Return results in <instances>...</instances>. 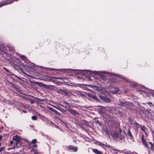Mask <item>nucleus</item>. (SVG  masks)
<instances>
[{"instance_id": "f257e3e1", "label": "nucleus", "mask_w": 154, "mask_h": 154, "mask_svg": "<svg viewBox=\"0 0 154 154\" xmlns=\"http://www.w3.org/2000/svg\"><path fill=\"white\" fill-rule=\"evenodd\" d=\"M117 105L126 107L129 109L132 107L133 104L131 102L126 101L125 100L119 99Z\"/></svg>"}, {"instance_id": "f03ea898", "label": "nucleus", "mask_w": 154, "mask_h": 154, "mask_svg": "<svg viewBox=\"0 0 154 154\" xmlns=\"http://www.w3.org/2000/svg\"><path fill=\"white\" fill-rule=\"evenodd\" d=\"M144 136L143 135H142L141 136V140L142 141V142L143 143V144L144 145L145 147H146L148 149H151V150H152V151H153L154 150V146L153 143L150 142H148V143L151 146H150V147H149L148 145V143H147V142L146 141L145 139L144 138Z\"/></svg>"}, {"instance_id": "7ed1b4c3", "label": "nucleus", "mask_w": 154, "mask_h": 154, "mask_svg": "<svg viewBox=\"0 0 154 154\" xmlns=\"http://www.w3.org/2000/svg\"><path fill=\"white\" fill-rule=\"evenodd\" d=\"M0 51L5 54H8V50L5 45L3 43L0 44Z\"/></svg>"}, {"instance_id": "20e7f679", "label": "nucleus", "mask_w": 154, "mask_h": 154, "mask_svg": "<svg viewBox=\"0 0 154 154\" xmlns=\"http://www.w3.org/2000/svg\"><path fill=\"white\" fill-rule=\"evenodd\" d=\"M57 91L58 93L65 95H67L70 94L69 91L67 90L59 89L57 90Z\"/></svg>"}, {"instance_id": "39448f33", "label": "nucleus", "mask_w": 154, "mask_h": 154, "mask_svg": "<svg viewBox=\"0 0 154 154\" xmlns=\"http://www.w3.org/2000/svg\"><path fill=\"white\" fill-rule=\"evenodd\" d=\"M13 2V0H6L0 3V7L7 5L8 4H11Z\"/></svg>"}, {"instance_id": "423d86ee", "label": "nucleus", "mask_w": 154, "mask_h": 154, "mask_svg": "<svg viewBox=\"0 0 154 154\" xmlns=\"http://www.w3.org/2000/svg\"><path fill=\"white\" fill-rule=\"evenodd\" d=\"M100 98L103 101L106 103H110L111 102V100L109 97L102 95H99Z\"/></svg>"}, {"instance_id": "0eeeda50", "label": "nucleus", "mask_w": 154, "mask_h": 154, "mask_svg": "<svg viewBox=\"0 0 154 154\" xmlns=\"http://www.w3.org/2000/svg\"><path fill=\"white\" fill-rule=\"evenodd\" d=\"M7 47L6 48H8V54H6L7 55L8 54V51H9L10 52H14L15 51V49L14 47H13V46L11 45H8L7 46Z\"/></svg>"}, {"instance_id": "6e6552de", "label": "nucleus", "mask_w": 154, "mask_h": 154, "mask_svg": "<svg viewBox=\"0 0 154 154\" xmlns=\"http://www.w3.org/2000/svg\"><path fill=\"white\" fill-rule=\"evenodd\" d=\"M87 96L90 97H91L93 99L96 100L97 102H98L99 99L97 98L96 96L93 95L92 94L90 93H88L87 94Z\"/></svg>"}, {"instance_id": "1a4fd4ad", "label": "nucleus", "mask_w": 154, "mask_h": 154, "mask_svg": "<svg viewBox=\"0 0 154 154\" xmlns=\"http://www.w3.org/2000/svg\"><path fill=\"white\" fill-rule=\"evenodd\" d=\"M67 149L68 150H73L74 152H76L78 150V148L77 147H75L72 145H69L67 147Z\"/></svg>"}, {"instance_id": "9d476101", "label": "nucleus", "mask_w": 154, "mask_h": 154, "mask_svg": "<svg viewBox=\"0 0 154 154\" xmlns=\"http://www.w3.org/2000/svg\"><path fill=\"white\" fill-rule=\"evenodd\" d=\"M68 111L70 113L74 116L77 115L78 114V112L75 110L72 109L71 108H70V109H68Z\"/></svg>"}, {"instance_id": "9b49d317", "label": "nucleus", "mask_w": 154, "mask_h": 154, "mask_svg": "<svg viewBox=\"0 0 154 154\" xmlns=\"http://www.w3.org/2000/svg\"><path fill=\"white\" fill-rule=\"evenodd\" d=\"M21 140V138L18 140L16 141V142L14 144V145L17 148H18L19 146H21L22 145L20 142Z\"/></svg>"}, {"instance_id": "f8f14e48", "label": "nucleus", "mask_w": 154, "mask_h": 154, "mask_svg": "<svg viewBox=\"0 0 154 154\" xmlns=\"http://www.w3.org/2000/svg\"><path fill=\"white\" fill-rule=\"evenodd\" d=\"M47 107L49 110H50V111L53 112H54L56 114L58 115H60V113L59 112H58L57 111L55 110V109H54L53 108L50 106H48Z\"/></svg>"}, {"instance_id": "ddd939ff", "label": "nucleus", "mask_w": 154, "mask_h": 154, "mask_svg": "<svg viewBox=\"0 0 154 154\" xmlns=\"http://www.w3.org/2000/svg\"><path fill=\"white\" fill-rule=\"evenodd\" d=\"M113 137L114 138H118L119 137V134L118 131H115L113 133Z\"/></svg>"}, {"instance_id": "4468645a", "label": "nucleus", "mask_w": 154, "mask_h": 154, "mask_svg": "<svg viewBox=\"0 0 154 154\" xmlns=\"http://www.w3.org/2000/svg\"><path fill=\"white\" fill-rule=\"evenodd\" d=\"M49 69H50V68H49ZM50 69L52 70H54V71H60L61 72H66L67 71V69H52L50 68Z\"/></svg>"}, {"instance_id": "2eb2a0df", "label": "nucleus", "mask_w": 154, "mask_h": 154, "mask_svg": "<svg viewBox=\"0 0 154 154\" xmlns=\"http://www.w3.org/2000/svg\"><path fill=\"white\" fill-rule=\"evenodd\" d=\"M92 150H93V152L96 154H102V153L101 151H98V150L97 149H93Z\"/></svg>"}, {"instance_id": "dca6fc26", "label": "nucleus", "mask_w": 154, "mask_h": 154, "mask_svg": "<svg viewBox=\"0 0 154 154\" xmlns=\"http://www.w3.org/2000/svg\"><path fill=\"white\" fill-rule=\"evenodd\" d=\"M20 138H21L19 136H18L17 135H16L13 137L12 140H13L16 141Z\"/></svg>"}, {"instance_id": "f3484780", "label": "nucleus", "mask_w": 154, "mask_h": 154, "mask_svg": "<svg viewBox=\"0 0 154 154\" xmlns=\"http://www.w3.org/2000/svg\"><path fill=\"white\" fill-rule=\"evenodd\" d=\"M100 80H101V79L103 80V81H105L106 80L107 78L104 75L101 74L100 75Z\"/></svg>"}, {"instance_id": "a211bd4d", "label": "nucleus", "mask_w": 154, "mask_h": 154, "mask_svg": "<svg viewBox=\"0 0 154 154\" xmlns=\"http://www.w3.org/2000/svg\"><path fill=\"white\" fill-rule=\"evenodd\" d=\"M123 133H120L119 134V138L120 139V140H122L124 137V132L123 131H122Z\"/></svg>"}, {"instance_id": "6ab92c4d", "label": "nucleus", "mask_w": 154, "mask_h": 154, "mask_svg": "<svg viewBox=\"0 0 154 154\" xmlns=\"http://www.w3.org/2000/svg\"><path fill=\"white\" fill-rule=\"evenodd\" d=\"M116 90H112L111 91V93L112 94H116L119 92V88H116Z\"/></svg>"}, {"instance_id": "aec40b11", "label": "nucleus", "mask_w": 154, "mask_h": 154, "mask_svg": "<svg viewBox=\"0 0 154 154\" xmlns=\"http://www.w3.org/2000/svg\"><path fill=\"white\" fill-rule=\"evenodd\" d=\"M127 134L131 139L133 137V136L131 134L130 129H128L127 131Z\"/></svg>"}, {"instance_id": "412c9836", "label": "nucleus", "mask_w": 154, "mask_h": 154, "mask_svg": "<svg viewBox=\"0 0 154 154\" xmlns=\"http://www.w3.org/2000/svg\"><path fill=\"white\" fill-rule=\"evenodd\" d=\"M63 103L65 104V105L64 106V107L65 108L68 109V108L69 107V109H70V107L69 106V104L68 103L64 101L63 102Z\"/></svg>"}, {"instance_id": "4be33fe9", "label": "nucleus", "mask_w": 154, "mask_h": 154, "mask_svg": "<svg viewBox=\"0 0 154 154\" xmlns=\"http://www.w3.org/2000/svg\"><path fill=\"white\" fill-rule=\"evenodd\" d=\"M119 78H121V79H123V80H125L126 82H128L129 81V79H128L126 78L125 77H124L123 76L120 75Z\"/></svg>"}, {"instance_id": "5701e85b", "label": "nucleus", "mask_w": 154, "mask_h": 154, "mask_svg": "<svg viewBox=\"0 0 154 154\" xmlns=\"http://www.w3.org/2000/svg\"><path fill=\"white\" fill-rule=\"evenodd\" d=\"M139 113L140 115L142 116L143 117H145V114L144 112L143 111H140Z\"/></svg>"}, {"instance_id": "b1692460", "label": "nucleus", "mask_w": 154, "mask_h": 154, "mask_svg": "<svg viewBox=\"0 0 154 154\" xmlns=\"http://www.w3.org/2000/svg\"><path fill=\"white\" fill-rule=\"evenodd\" d=\"M38 115L39 116V117H40V118H43L47 120H48V118H45V116H43L40 114H38Z\"/></svg>"}, {"instance_id": "393cba45", "label": "nucleus", "mask_w": 154, "mask_h": 154, "mask_svg": "<svg viewBox=\"0 0 154 154\" xmlns=\"http://www.w3.org/2000/svg\"><path fill=\"white\" fill-rule=\"evenodd\" d=\"M28 100H29L31 104H32L35 102V100L33 99L29 98Z\"/></svg>"}, {"instance_id": "a878e982", "label": "nucleus", "mask_w": 154, "mask_h": 154, "mask_svg": "<svg viewBox=\"0 0 154 154\" xmlns=\"http://www.w3.org/2000/svg\"><path fill=\"white\" fill-rule=\"evenodd\" d=\"M134 125L137 128H138L139 127V124L137 122H135L134 123Z\"/></svg>"}, {"instance_id": "bb28decb", "label": "nucleus", "mask_w": 154, "mask_h": 154, "mask_svg": "<svg viewBox=\"0 0 154 154\" xmlns=\"http://www.w3.org/2000/svg\"><path fill=\"white\" fill-rule=\"evenodd\" d=\"M31 118L33 120H36L37 119V116H32Z\"/></svg>"}, {"instance_id": "cd10ccee", "label": "nucleus", "mask_w": 154, "mask_h": 154, "mask_svg": "<svg viewBox=\"0 0 154 154\" xmlns=\"http://www.w3.org/2000/svg\"><path fill=\"white\" fill-rule=\"evenodd\" d=\"M37 142V140L36 139H34L32 140L31 143L35 144Z\"/></svg>"}, {"instance_id": "c85d7f7f", "label": "nucleus", "mask_w": 154, "mask_h": 154, "mask_svg": "<svg viewBox=\"0 0 154 154\" xmlns=\"http://www.w3.org/2000/svg\"><path fill=\"white\" fill-rule=\"evenodd\" d=\"M97 143H96V144H97L98 145H100V146H101L102 145H105L104 144H103L102 143H100V142L99 141H97Z\"/></svg>"}, {"instance_id": "c756f323", "label": "nucleus", "mask_w": 154, "mask_h": 154, "mask_svg": "<svg viewBox=\"0 0 154 154\" xmlns=\"http://www.w3.org/2000/svg\"><path fill=\"white\" fill-rule=\"evenodd\" d=\"M50 123H51L52 124V125H54L55 126V127H56V128H59V126H57L55 124H54L52 122H50Z\"/></svg>"}, {"instance_id": "7c9ffc66", "label": "nucleus", "mask_w": 154, "mask_h": 154, "mask_svg": "<svg viewBox=\"0 0 154 154\" xmlns=\"http://www.w3.org/2000/svg\"><path fill=\"white\" fill-rule=\"evenodd\" d=\"M52 106H53L54 108H56V109H58L59 110H60L59 108H60L59 107V106H58V107H57L56 106H54V105H52Z\"/></svg>"}, {"instance_id": "2f4dec72", "label": "nucleus", "mask_w": 154, "mask_h": 154, "mask_svg": "<svg viewBox=\"0 0 154 154\" xmlns=\"http://www.w3.org/2000/svg\"><path fill=\"white\" fill-rule=\"evenodd\" d=\"M4 70L6 72H9V70L8 69H7V68H6L4 67Z\"/></svg>"}, {"instance_id": "473e14b6", "label": "nucleus", "mask_w": 154, "mask_h": 154, "mask_svg": "<svg viewBox=\"0 0 154 154\" xmlns=\"http://www.w3.org/2000/svg\"><path fill=\"white\" fill-rule=\"evenodd\" d=\"M16 147L14 145L13 146V147H11V148H8V150H10V149H13L15 148Z\"/></svg>"}, {"instance_id": "72a5a7b5", "label": "nucleus", "mask_w": 154, "mask_h": 154, "mask_svg": "<svg viewBox=\"0 0 154 154\" xmlns=\"http://www.w3.org/2000/svg\"><path fill=\"white\" fill-rule=\"evenodd\" d=\"M20 57L23 59H25L26 57L24 55H22L20 56Z\"/></svg>"}, {"instance_id": "f704fd0d", "label": "nucleus", "mask_w": 154, "mask_h": 154, "mask_svg": "<svg viewBox=\"0 0 154 154\" xmlns=\"http://www.w3.org/2000/svg\"><path fill=\"white\" fill-rule=\"evenodd\" d=\"M13 88L14 90H16L17 89V86L15 85H13Z\"/></svg>"}, {"instance_id": "c9c22d12", "label": "nucleus", "mask_w": 154, "mask_h": 154, "mask_svg": "<svg viewBox=\"0 0 154 154\" xmlns=\"http://www.w3.org/2000/svg\"><path fill=\"white\" fill-rule=\"evenodd\" d=\"M4 147H1L0 148V152H1L4 149Z\"/></svg>"}, {"instance_id": "e433bc0d", "label": "nucleus", "mask_w": 154, "mask_h": 154, "mask_svg": "<svg viewBox=\"0 0 154 154\" xmlns=\"http://www.w3.org/2000/svg\"><path fill=\"white\" fill-rule=\"evenodd\" d=\"M20 89L17 88L16 90H15V91H17L18 92H20Z\"/></svg>"}, {"instance_id": "4c0bfd02", "label": "nucleus", "mask_w": 154, "mask_h": 154, "mask_svg": "<svg viewBox=\"0 0 154 154\" xmlns=\"http://www.w3.org/2000/svg\"><path fill=\"white\" fill-rule=\"evenodd\" d=\"M20 89L17 88L16 90H15V91H17L18 92H20Z\"/></svg>"}, {"instance_id": "58836bf2", "label": "nucleus", "mask_w": 154, "mask_h": 154, "mask_svg": "<svg viewBox=\"0 0 154 154\" xmlns=\"http://www.w3.org/2000/svg\"><path fill=\"white\" fill-rule=\"evenodd\" d=\"M141 130L144 132L146 134L147 133L146 132V131L143 129V128H142V127L141 128Z\"/></svg>"}, {"instance_id": "ea45409f", "label": "nucleus", "mask_w": 154, "mask_h": 154, "mask_svg": "<svg viewBox=\"0 0 154 154\" xmlns=\"http://www.w3.org/2000/svg\"><path fill=\"white\" fill-rule=\"evenodd\" d=\"M122 129H121V128H119V133H120H120H122Z\"/></svg>"}, {"instance_id": "a19ab883", "label": "nucleus", "mask_w": 154, "mask_h": 154, "mask_svg": "<svg viewBox=\"0 0 154 154\" xmlns=\"http://www.w3.org/2000/svg\"><path fill=\"white\" fill-rule=\"evenodd\" d=\"M14 143V141L12 140H11L10 141V144L11 145L12 144Z\"/></svg>"}, {"instance_id": "79ce46f5", "label": "nucleus", "mask_w": 154, "mask_h": 154, "mask_svg": "<svg viewBox=\"0 0 154 154\" xmlns=\"http://www.w3.org/2000/svg\"><path fill=\"white\" fill-rule=\"evenodd\" d=\"M22 111L24 113H26L27 112V111L26 110H23Z\"/></svg>"}, {"instance_id": "37998d69", "label": "nucleus", "mask_w": 154, "mask_h": 154, "mask_svg": "<svg viewBox=\"0 0 154 154\" xmlns=\"http://www.w3.org/2000/svg\"><path fill=\"white\" fill-rule=\"evenodd\" d=\"M2 135H0V141H1L2 140Z\"/></svg>"}, {"instance_id": "c03bdc74", "label": "nucleus", "mask_w": 154, "mask_h": 154, "mask_svg": "<svg viewBox=\"0 0 154 154\" xmlns=\"http://www.w3.org/2000/svg\"><path fill=\"white\" fill-rule=\"evenodd\" d=\"M113 88L114 89H115V90H116L117 88H119L118 87H117L116 86H114Z\"/></svg>"}, {"instance_id": "a18cd8bd", "label": "nucleus", "mask_w": 154, "mask_h": 154, "mask_svg": "<svg viewBox=\"0 0 154 154\" xmlns=\"http://www.w3.org/2000/svg\"><path fill=\"white\" fill-rule=\"evenodd\" d=\"M95 122H96L97 123H98V124H100V122H99V121L97 120H97H96L95 121Z\"/></svg>"}, {"instance_id": "49530a36", "label": "nucleus", "mask_w": 154, "mask_h": 154, "mask_svg": "<svg viewBox=\"0 0 154 154\" xmlns=\"http://www.w3.org/2000/svg\"><path fill=\"white\" fill-rule=\"evenodd\" d=\"M35 98V99H37V100H41L40 99L38 98Z\"/></svg>"}, {"instance_id": "de8ad7c7", "label": "nucleus", "mask_w": 154, "mask_h": 154, "mask_svg": "<svg viewBox=\"0 0 154 154\" xmlns=\"http://www.w3.org/2000/svg\"><path fill=\"white\" fill-rule=\"evenodd\" d=\"M34 154H36V153L37 152V151H34Z\"/></svg>"}, {"instance_id": "09e8293b", "label": "nucleus", "mask_w": 154, "mask_h": 154, "mask_svg": "<svg viewBox=\"0 0 154 154\" xmlns=\"http://www.w3.org/2000/svg\"><path fill=\"white\" fill-rule=\"evenodd\" d=\"M37 146V145H36V144H35L34 146V147H36Z\"/></svg>"}, {"instance_id": "8fccbe9b", "label": "nucleus", "mask_w": 154, "mask_h": 154, "mask_svg": "<svg viewBox=\"0 0 154 154\" xmlns=\"http://www.w3.org/2000/svg\"><path fill=\"white\" fill-rule=\"evenodd\" d=\"M34 150L33 149H32V150H31V151H33V152H34Z\"/></svg>"}, {"instance_id": "3c124183", "label": "nucleus", "mask_w": 154, "mask_h": 154, "mask_svg": "<svg viewBox=\"0 0 154 154\" xmlns=\"http://www.w3.org/2000/svg\"><path fill=\"white\" fill-rule=\"evenodd\" d=\"M1 143H0V146H1Z\"/></svg>"}, {"instance_id": "603ef678", "label": "nucleus", "mask_w": 154, "mask_h": 154, "mask_svg": "<svg viewBox=\"0 0 154 154\" xmlns=\"http://www.w3.org/2000/svg\"><path fill=\"white\" fill-rule=\"evenodd\" d=\"M143 127L144 128H145V126H143Z\"/></svg>"}, {"instance_id": "864d4df0", "label": "nucleus", "mask_w": 154, "mask_h": 154, "mask_svg": "<svg viewBox=\"0 0 154 154\" xmlns=\"http://www.w3.org/2000/svg\"><path fill=\"white\" fill-rule=\"evenodd\" d=\"M107 147H109L108 146H107Z\"/></svg>"}, {"instance_id": "5fc2aeb1", "label": "nucleus", "mask_w": 154, "mask_h": 154, "mask_svg": "<svg viewBox=\"0 0 154 154\" xmlns=\"http://www.w3.org/2000/svg\"><path fill=\"white\" fill-rule=\"evenodd\" d=\"M135 154H138V153H136Z\"/></svg>"}, {"instance_id": "6e6d98bb", "label": "nucleus", "mask_w": 154, "mask_h": 154, "mask_svg": "<svg viewBox=\"0 0 154 154\" xmlns=\"http://www.w3.org/2000/svg\"><path fill=\"white\" fill-rule=\"evenodd\" d=\"M153 97H154V95L153 96Z\"/></svg>"}]
</instances>
